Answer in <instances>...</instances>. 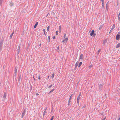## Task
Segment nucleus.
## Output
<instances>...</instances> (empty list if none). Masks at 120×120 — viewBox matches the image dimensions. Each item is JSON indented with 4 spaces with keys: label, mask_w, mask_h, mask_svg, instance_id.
I'll use <instances>...</instances> for the list:
<instances>
[{
    "label": "nucleus",
    "mask_w": 120,
    "mask_h": 120,
    "mask_svg": "<svg viewBox=\"0 0 120 120\" xmlns=\"http://www.w3.org/2000/svg\"><path fill=\"white\" fill-rule=\"evenodd\" d=\"M118 18L119 19L120 18V17H119V16H118Z\"/></svg>",
    "instance_id": "55"
},
{
    "label": "nucleus",
    "mask_w": 120,
    "mask_h": 120,
    "mask_svg": "<svg viewBox=\"0 0 120 120\" xmlns=\"http://www.w3.org/2000/svg\"><path fill=\"white\" fill-rule=\"evenodd\" d=\"M106 40H104L103 41V44H105V41H106Z\"/></svg>",
    "instance_id": "36"
},
{
    "label": "nucleus",
    "mask_w": 120,
    "mask_h": 120,
    "mask_svg": "<svg viewBox=\"0 0 120 120\" xmlns=\"http://www.w3.org/2000/svg\"><path fill=\"white\" fill-rule=\"evenodd\" d=\"M83 55L82 54H81L79 58V59H81L82 60L83 58Z\"/></svg>",
    "instance_id": "6"
},
{
    "label": "nucleus",
    "mask_w": 120,
    "mask_h": 120,
    "mask_svg": "<svg viewBox=\"0 0 120 120\" xmlns=\"http://www.w3.org/2000/svg\"><path fill=\"white\" fill-rule=\"evenodd\" d=\"M101 51V49H99L98 51V54Z\"/></svg>",
    "instance_id": "22"
},
{
    "label": "nucleus",
    "mask_w": 120,
    "mask_h": 120,
    "mask_svg": "<svg viewBox=\"0 0 120 120\" xmlns=\"http://www.w3.org/2000/svg\"><path fill=\"white\" fill-rule=\"evenodd\" d=\"M52 93L51 92V91L49 92L48 93V94H49L50 93Z\"/></svg>",
    "instance_id": "43"
},
{
    "label": "nucleus",
    "mask_w": 120,
    "mask_h": 120,
    "mask_svg": "<svg viewBox=\"0 0 120 120\" xmlns=\"http://www.w3.org/2000/svg\"><path fill=\"white\" fill-rule=\"evenodd\" d=\"M20 46L19 45L18 48V49H17V54H19V53L20 52Z\"/></svg>",
    "instance_id": "7"
},
{
    "label": "nucleus",
    "mask_w": 120,
    "mask_h": 120,
    "mask_svg": "<svg viewBox=\"0 0 120 120\" xmlns=\"http://www.w3.org/2000/svg\"><path fill=\"white\" fill-rule=\"evenodd\" d=\"M72 95V94L70 96L69 99V100L68 101V105H69L70 104H71V96Z\"/></svg>",
    "instance_id": "2"
},
{
    "label": "nucleus",
    "mask_w": 120,
    "mask_h": 120,
    "mask_svg": "<svg viewBox=\"0 0 120 120\" xmlns=\"http://www.w3.org/2000/svg\"><path fill=\"white\" fill-rule=\"evenodd\" d=\"M93 36H95L96 35V34L95 33H94V34H93Z\"/></svg>",
    "instance_id": "37"
},
{
    "label": "nucleus",
    "mask_w": 120,
    "mask_h": 120,
    "mask_svg": "<svg viewBox=\"0 0 120 120\" xmlns=\"http://www.w3.org/2000/svg\"><path fill=\"white\" fill-rule=\"evenodd\" d=\"M38 22H37L36 23H35V24L34 26V28H36V27L37 25H38Z\"/></svg>",
    "instance_id": "13"
},
{
    "label": "nucleus",
    "mask_w": 120,
    "mask_h": 120,
    "mask_svg": "<svg viewBox=\"0 0 120 120\" xmlns=\"http://www.w3.org/2000/svg\"><path fill=\"white\" fill-rule=\"evenodd\" d=\"M65 40L66 41H67L68 40V38H66Z\"/></svg>",
    "instance_id": "30"
},
{
    "label": "nucleus",
    "mask_w": 120,
    "mask_h": 120,
    "mask_svg": "<svg viewBox=\"0 0 120 120\" xmlns=\"http://www.w3.org/2000/svg\"><path fill=\"white\" fill-rule=\"evenodd\" d=\"M38 94L37 93L36 95H38Z\"/></svg>",
    "instance_id": "56"
},
{
    "label": "nucleus",
    "mask_w": 120,
    "mask_h": 120,
    "mask_svg": "<svg viewBox=\"0 0 120 120\" xmlns=\"http://www.w3.org/2000/svg\"><path fill=\"white\" fill-rule=\"evenodd\" d=\"M44 34L46 36V34L45 32V33H44Z\"/></svg>",
    "instance_id": "48"
},
{
    "label": "nucleus",
    "mask_w": 120,
    "mask_h": 120,
    "mask_svg": "<svg viewBox=\"0 0 120 120\" xmlns=\"http://www.w3.org/2000/svg\"><path fill=\"white\" fill-rule=\"evenodd\" d=\"M49 13H48L47 14V16H48V15H49Z\"/></svg>",
    "instance_id": "50"
},
{
    "label": "nucleus",
    "mask_w": 120,
    "mask_h": 120,
    "mask_svg": "<svg viewBox=\"0 0 120 120\" xmlns=\"http://www.w3.org/2000/svg\"><path fill=\"white\" fill-rule=\"evenodd\" d=\"M77 67H76V66H75V68H74V70H76V68H77Z\"/></svg>",
    "instance_id": "33"
},
{
    "label": "nucleus",
    "mask_w": 120,
    "mask_h": 120,
    "mask_svg": "<svg viewBox=\"0 0 120 120\" xmlns=\"http://www.w3.org/2000/svg\"><path fill=\"white\" fill-rule=\"evenodd\" d=\"M48 40H49V42H50V36H49L48 37Z\"/></svg>",
    "instance_id": "24"
},
{
    "label": "nucleus",
    "mask_w": 120,
    "mask_h": 120,
    "mask_svg": "<svg viewBox=\"0 0 120 120\" xmlns=\"http://www.w3.org/2000/svg\"><path fill=\"white\" fill-rule=\"evenodd\" d=\"M47 109V108H46L45 109L44 111L46 112V110Z\"/></svg>",
    "instance_id": "39"
},
{
    "label": "nucleus",
    "mask_w": 120,
    "mask_h": 120,
    "mask_svg": "<svg viewBox=\"0 0 120 120\" xmlns=\"http://www.w3.org/2000/svg\"><path fill=\"white\" fill-rule=\"evenodd\" d=\"M14 32H13L11 34L10 36V38H12V37L13 34H14Z\"/></svg>",
    "instance_id": "16"
},
{
    "label": "nucleus",
    "mask_w": 120,
    "mask_h": 120,
    "mask_svg": "<svg viewBox=\"0 0 120 120\" xmlns=\"http://www.w3.org/2000/svg\"><path fill=\"white\" fill-rule=\"evenodd\" d=\"M52 86V84L50 86L48 87V88L49 89H50L51 87Z\"/></svg>",
    "instance_id": "26"
},
{
    "label": "nucleus",
    "mask_w": 120,
    "mask_h": 120,
    "mask_svg": "<svg viewBox=\"0 0 120 120\" xmlns=\"http://www.w3.org/2000/svg\"><path fill=\"white\" fill-rule=\"evenodd\" d=\"M115 27V25L113 24V26H112V28L110 30V31L109 32V33H110L113 30L114 28Z\"/></svg>",
    "instance_id": "4"
},
{
    "label": "nucleus",
    "mask_w": 120,
    "mask_h": 120,
    "mask_svg": "<svg viewBox=\"0 0 120 120\" xmlns=\"http://www.w3.org/2000/svg\"><path fill=\"white\" fill-rule=\"evenodd\" d=\"M4 41L3 40L1 39L0 41V47H2L3 45V44Z\"/></svg>",
    "instance_id": "1"
},
{
    "label": "nucleus",
    "mask_w": 120,
    "mask_h": 120,
    "mask_svg": "<svg viewBox=\"0 0 120 120\" xmlns=\"http://www.w3.org/2000/svg\"><path fill=\"white\" fill-rule=\"evenodd\" d=\"M105 118H104L102 120H105Z\"/></svg>",
    "instance_id": "46"
},
{
    "label": "nucleus",
    "mask_w": 120,
    "mask_h": 120,
    "mask_svg": "<svg viewBox=\"0 0 120 120\" xmlns=\"http://www.w3.org/2000/svg\"><path fill=\"white\" fill-rule=\"evenodd\" d=\"M81 95V93H80V94H79L78 97L80 98Z\"/></svg>",
    "instance_id": "29"
},
{
    "label": "nucleus",
    "mask_w": 120,
    "mask_h": 120,
    "mask_svg": "<svg viewBox=\"0 0 120 120\" xmlns=\"http://www.w3.org/2000/svg\"><path fill=\"white\" fill-rule=\"evenodd\" d=\"M20 77L19 79V81H20Z\"/></svg>",
    "instance_id": "44"
},
{
    "label": "nucleus",
    "mask_w": 120,
    "mask_h": 120,
    "mask_svg": "<svg viewBox=\"0 0 120 120\" xmlns=\"http://www.w3.org/2000/svg\"><path fill=\"white\" fill-rule=\"evenodd\" d=\"M54 90V89H53L51 91V92H53Z\"/></svg>",
    "instance_id": "32"
},
{
    "label": "nucleus",
    "mask_w": 120,
    "mask_h": 120,
    "mask_svg": "<svg viewBox=\"0 0 120 120\" xmlns=\"http://www.w3.org/2000/svg\"><path fill=\"white\" fill-rule=\"evenodd\" d=\"M120 46V43L117 44L116 46V48H118Z\"/></svg>",
    "instance_id": "12"
},
{
    "label": "nucleus",
    "mask_w": 120,
    "mask_h": 120,
    "mask_svg": "<svg viewBox=\"0 0 120 120\" xmlns=\"http://www.w3.org/2000/svg\"><path fill=\"white\" fill-rule=\"evenodd\" d=\"M85 106H83V107H82V108H85Z\"/></svg>",
    "instance_id": "47"
},
{
    "label": "nucleus",
    "mask_w": 120,
    "mask_h": 120,
    "mask_svg": "<svg viewBox=\"0 0 120 120\" xmlns=\"http://www.w3.org/2000/svg\"><path fill=\"white\" fill-rule=\"evenodd\" d=\"M54 118V116H52L50 120H53Z\"/></svg>",
    "instance_id": "28"
},
{
    "label": "nucleus",
    "mask_w": 120,
    "mask_h": 120,
    "mask_svg": "<svg viewBox=\"0 0 120 120\" xmlns=\"http://www.w3.org/2000/svg\"><path fill=\"white\" fill-rule=\"evenodd\" d=\"M55 36H54L52 38L53 39H55Z\"/></svg>",
    "instance_id": "38"
},
{
    "label": "nucleus",
    "mask_w": 120,
    "mask_h": 120,
    "mask_svg": "<svg viewBox=\"0 0 120 120\" xmlns=\"http://www.w3.org/2000/svg\"><path fill=\"white\" fill-rule=\"evenodd\" d=\"M91 67H92V66L91 65L90 66H89L90 68Z\"/></svg>",
    "instance_id": "49"
},
{
    "label": "nucleus",
    "mask_w": 120,
    "mask_h": 120,
    "mask_svg": "<svg viewBox=\"0 0 120 120\" xmlns=\"http://www.w3.org/2000/svg\"><path fill=\"white\" fill-rule=\"evenodd\" d=\"M55 74L54 73H53L51 76V77L52 79L54 77V76Z\"/></svg>",
    "instance_id": "17"
},
{
    "label": "nucleus",
    "mask_w": 120,
    "mask_h": 120,
    "mask_svg": "<svg viewBox=\"0 0 120 120\" xmlns=\"http://www.w3.org/2000/svg\"><path fill=\"white\" fill-rule=\"evenodd\" d=\"M43 32H44V33H45V29H44L43 30Z\"/></svg>",
    "instance_id": "35"
},
{
    "label": "nucleus",
    "mask_w": 120,
    "mask_h": 120,
    "mask_svg": "<svg viewBox=\"0 0 120 120\" xmlns=\"http://www.w3.org/2000/svg\"><path fill=\"white\" fill-rule=\"evenodd\" d=\"M50 28V26H48L47 27V31L48 32L49 30V28Z\"/></svg>",
    "instance_id": "21"
},
{
    "label": "nucleus",
    "mask_w": 120,
    "mask_h": 120,
    "mask_svg": "<svg viewBox=\"0 0 120 120\" xmlns=\"http://www.w3.org/2000/svg\"><path fill=\"white\" fill-rule=\"evenodd\" d=\"M66 41L65 39L63 41H62L63 42H64L65 41Z\"/></svg>",
    "instance_id": "41"
},
{
    "label": "nucleus",
    "mask_w": 120,
    "mask_h": 120,
    "mask_svg": "<svg viewBox=\"0 0 120 120\" xmlns=\"http://www.w3.org/2000/svg\"><path fill=\"white\" fill-rule=\"evenodd\" d=\"M41 43H40V45H39L40 46H41Z\"/></svg>",
    "instance_id": "54"
},
{
    "label": "nucleus",
    "mask_w": 120,
    "mask_h": 120,
    "mask_svg": "<svg viewBox=\"0 0 120 120\" xmlns=\"http://www.w3.org/2000/svg\"><path fill=\"white\" fill-rule=\"evenodd\" d=\"M38 79H40V76H39V77H38Z\"/></svg>",
    "instance_id": "42"
},
{
    "label": "nucleus",
    "mask_w": 120,
    "mask_h": 120,
    "mask_svg": "<svg viewBox=\"0 0 120 120\" xmlns=\"http://www.w3.org/2000/svg\"><path fill=\"white\" fill-rule=\"evenodd\" d=\"M120 38V34H117L116 36V39L119 40Z\"/></svg>",
    "instance_id": "3"
},
{
    "label": "nucleus",
    "mask_w": 120,
    "mask_h": 120,
    "mask_svg": "<svg viewBox=\"0 0 120 120\" xmlns=\"http://www.w3.org/2000/svg\"><path fill=\"white\" fill-rule=\"evenodd\" d=\"M103 85L101 84H100L99 86V88L100 90H102L103 88Z\"/></svg>",
    "instance_id": "8"
},
{
    "label": "nucleus",
    "mask_w": 120,
    "mask_h": 120,
    "mask_svg": "<svg viewBox=\"0 0 120 120\" xmlns=\"http://www.w3.org/2000/svg\"><path fill=\"white\" fill-rule=\"evenodd\" d=\"M120 34V32H119L118 33V34Z\"/></svg>",
    "instance_id": "52"
},
{
    "label": "nucleus",
    "mask_w": 120,
    "mask_h": 120,
    "mask_svg": "<svg viewBox=\"0 0 120 120\" xmlns=\"http://www.w3.org/2000/svg\"><path fill=\"white\" fill-rule=\"evenodd\" d=\"M49 76H48V78H49Z\"/></svg>",
    "instance_id": "53"
},
{
    "label": "nucleus",
    "mask_w": 120,
    "mask_h": 120,
    "mask_svg": "<svg viewBox=\"0 0 120 120\" xmlns=\"http://www.w3.org/2000/svg\"><path fill=\"white\" fill-rule=\"evenodd\" d=\"M59 49V46H58L57 49Z\"/></svg>",
    "instance_id": "51"
},
{
    "label": "nucleus",
    "mask_w": 120,
    "mask_h": 120,
    "mask_svg": "<svg viewBox=\"0 0 120 120\" xmlns=\"http://www.w3.org/2000/svg\"><path fill=\"white\" fill-rule=\"evenodd\" d=\"M61 26H59V30L60 32H61Z\"/></svg>",
    "instance_id": "19"
},
{
    "label": "nucleus",
    "mask_w": 120,
    "mask_h": 120,
    "mask_svg": "<svg viewBox=\"0 0 120 120\" xmlns=\"http://www.w3.org/2000/svg\"><path fill=\"white\" fill-rule=\"evenodd\" d=\"M82 64V62H80L79 64V65L78 66V67H80V66Z\"/></svg>",
    "instance_id": "15"
},
{
    "label": "nucleus",
    "mask_w": 120,
    "mask_h": 120,
    "mask_svg": "<svg viewBox=\"0 0 120 120\" xmlns=\"http://www.w3.org/2000/svg\"><path fill=\"white\" fill-rule=\"evenodd\" d=\"M80 98L78 97L77 99V102L78 104H79Z\"/></svg>",
    "instance_id": "14"
},
{
    "label": "nucleus",
    "mask_w": 120,
    "mask_h": 120,
    "mask_svg": "<svg viewBox=\"0 0 120 120\" xmlns=\"http://www.w3.org/2000/svg\"><path fill=\"white\" fill-rule=\"evenodd\" d=\"M46 111H44V112L43 114V117H44V116L46 114Z\"/></svg>",
    "instance_id": "20"
},
{
    "label": "nucleus",
    "mask_w": 120,
    "mask_h": 120,
    "mask_svg": "<svg viewBox=\"0 0 120 120\" xmlns=\"http://www.w3.org/2000/svg\"><path fill=\"white\" fill-rule=\"evenodd\" d=\"M109 2H108L106 4V10L107 11L108 10V8L109 7V5L108 3Z\"/></svg>",
    "instance_id": "10"
},
{
    "label": "nucleus",
    "mask_w": 120,
    "mask_h": 120,
    "mask_svg": "<svg viewBox=\"0 0 120 120\" xmlns=\"http://www.w3.org/2000/svg\"><path fill=\"white\" fill-rule=\"evenodd\" d=\"M94 30H93L92 31L91 33L90 34V35L91 36H92L93 35V34H94Z\"/></svg>",
    "instance_id": "11"
},
{
    "label": "nucleus",
    "mask_w": 120,
    "mask_h": 120,
    "mask_svg": "<svg viewBox=\"0 0 120 120\" xmlns=\"http://www.w3.org/2000/svg\"><path fill=\"white\" fill-rule=\"evenodd\" d=\"M16 72H17V69H16L15 68V72H14V73H15V75L16 74Z\"/></svg>",
    "instance_id": "25"
},
{
    "label": "nucleus",
    "mask_w": 120,
    "mask_h": 120,
    "mask_svg": "<svg viewBox=\"0 0 120 120\" xmlns=\"http://www.w3.org/2000/svg\"><path fill=\"white\" fill-rule=\"evenodd\" d=\"M102 7L103 8H104V3H102Z\"/></svg>",
    "instance_id": "27"
},
{
    "label": "nucleus",
    "mask_w": 120,
    "mask_h": 120,
    "mask_svg": "<svg viewBox=\"0 0 120 120\" xmlns=\"http://www.w3.org/2000/svg\"><path fill=\"white\" fill-rule=\"evenodd\" d=\"M3 0H0V5H1L2 2Z\"/></svg>",
    "instance_id": "23"
},
{
    "label": "nucleus",
    "mask_w": 120,
    "mask_h": 120,
    "mask_svg": "<svg viewBox=\"0 0 120 120\" xmlns=\"http://www.w3.org/2000/svg\"><path fill=\"white\" fill-rule=\"evenodd\" d=\"M119 118H118V119L117 120H120V117H119Z\"/></svg>",
    "instance_id": "45"
},
{
    "label": "nucleus",
    "mask_w": 120,
    "mask_h": 120,
    "mask_svg": "<svg viewBox=\"0 0 120 120\" xmlns=\"http://www.w3.org/2000/svg\"><path fill=\"white\" fill-rule=\"evenodd\" d=\"M101 2L102 3H104V0H101Z\"/></svg>",
    "instance_id": "40"
},
{
    "label": "nucleus",
    "mask_w": 120,
    "mask_h": 120,
    "mask_svg": "<svg viewBox=\"0 0 120 120\" xmlns=\"http://www.w3.org/2000/svg\"><path fill=\"white\" fill-rule=\"evenodd\" d=\"M79 62H77L75 64V66L77 67L78 65H79Z\"/></svg>",
    "instance_id": "18"
},
{
    "label": "nucleus",
    "mask_w": 120,
    "mask_h": 120,
    "mask_svg": "<svg viewBox=\"0 0 120 120\" xmlns=\"http://www.w3.org/2000/svg\"><path fill=\"white\" fill-rule=\"evenodd\" d=\"M7 94V93L6 92H4V96H3V98L4 99H5L6 98V96Z\"/></svg>",
    "instance_id": "9"
},
{
    "label": "nucleus",
    "mask_w": 120,
    "mask_h": 120,
    "mask_svg": "<svg viewBox=\"0 0 120 120\" xmlns=\"http://www.w3.org/2000/svg\"><path fill=\"white\" fill-rule=\"evenodd\" d=\"M25 110H26V109H25L24 110V111L22 113V118H23V116H24L25 115V112H26V111Z\"/></svg>",
    "instance_id": "5"
},
{
    "label": "nucleus",
    "mask_w": 120,
    "mask_h": 120,
    "mask_svg": "<svg viewBox=\"0 0 120 120\" xmlns=\"http://www.w3.org/2000/svg\"><path fill=\"white\" fill-rule=\"evenodd\" d=\"M58 32L57 31H56V35H58Z\"/></svg>",
    "instance_id": "31"
},
{
    "label": "nucleus",
    "mask_w": 120,
    "mask_h": 120,
    "mask_svg": "<svg viewBox=\"0 0 120 120\" xmlns=\"http://www.w3.org/2000/svg\"><path fill=\"white\" fill-rule=\"evenodd\" d=\"M66 34H65L64 35V38H65L66 37Z\"/></svg>",
    "instance_id": "34"
}]
</instances>
